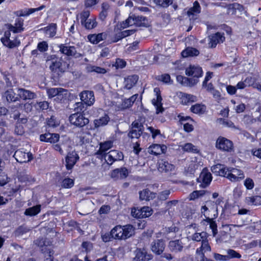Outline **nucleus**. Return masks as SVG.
<instances>
[{"label":"nucleus","instance_id":"6e6552de","mask_svg":"<svg viewBox=\"0 0 261 261\" xmlns=\"http://www.w3.org/2000/svg\"><path fill=\"white\" fill-rule=\"evenodd\" d=\"M59 51L61 54L68 57L79 58L82 56L80 53L77 52L76 48L74 46L67 45L65 44H60L58 45Z\"/></svg>","mask_w":261,"mask_h":261},{"label":"nucleus","instance_id":"3c124183","mask_svg":"<svg viewBox=\"0 0 261 261\" xmlns=\"http://www.w3.org/2000/svg\"><path fill=\"white\" fill-rule=\"evenodd\" d=\"M49 102L46 101L37 102L34 105V107L37 110H46L49 107Z\"/></svg>","mask_w":261,"mask_h":261},{"label":"nucleus","instance_id":"4d7b16f0","mask_svg":"<svg viewBox=\"0 0 261 261\" xmlns=\"http://www.w3.org/2000/svg\"><path fill=\"white\" fill-rule=\"evenodd\" d=\"M241 176H240V177H238V176H237V177L231 171H229V173H228V175L227 176V178H228L231 181L236 182V181H238L242 180L245 177L244 174H241Z\"/></svg>","mask_w":261,"mask_h":261},{"label":"nucleus","instance_id":"864d4df0","mask_svg":"<svg viewBox=\"0 0 261 261\" xmlns=\"http://www.w3.org/2000/svg\"><path fill=\"white\" fill-rule=\"evenodd\" d=\"M59 124V121L54 116H51L47 120V124L49 127H56L58 126Z\"/></svg>","mask_w":261,"mask_h":261},{"label":"nucleus","instance_id":"13d9d810","mask_svg":"<svg viewBox=\"0 0 261 261\" xmlns=\"http://www.w3.org/2000/svg\"><path fill=\"white\" fill-rule=\"evenodd\" d=\"M114 156H115L114 153L111 152L110 151L108 153H106V155L103 157L105 158V160L107 164L111 165L114 162L116 161L114 158Z\"/></svg>","mask_w":261,"mask_h":261},{"label":"nucleus","instance_id":"c03bdc74","mask_svg":"<svg viewBox=\"0 0 261 261\" xmlns=\"http://www.w3.org/2000/svg\"><path fill=\"white\" fill-rule=\"evenodd\" d=\"M246 201L249 205H261V196H254L251 197H247L246 198Z\"/></svg>","mask_w":261,"mask_h":261},{"label":"nucleus","instance_id":"dca6fc26","mask_svg":"<svg viewBox=\"0 0 261 261\" xmlns=\"http://www.w3.org/2000/svg\"><path fill=\"white\" fill-rule=\"evenodd\" d=\"M175 169V166L165 159L161 160L158 162V170L161 172L170 173Z\"/></svg>","mask_w":261,"mask_h":261},{"label":"nucleus","instance_id":"f03ea898","mask_svg":"<svg viewBox=\"0 0 261 261\" xmlns=\"http://www.w3.org/2000/svg\"><path fill=\"white\" fill-rule=\"evenodd\" d=\"M216 147L224 152H231L233 150L232 142L223 137H219L216 140Z\"/></svg>","mask_w":261,"mask_h":261},{"label":"nucleus","instance_id":"20e7f679","mask_svg":"<svg viewBox=\"0 0 261 261\" xmlns=\"http://www.w3.org/2000/svg\"><path fill=\"white\" fill-rule=\"evenodd\" d=\"M69 120L71 124L79 127H84L89 122V119L81 113L71 114L69 117Z\"/></svg>","mask_w":261,"mask_h":261},{"label":"nucleus","instance_id":"603ef678","mask_svg":"<svg viewBox=\"0 0 261 261\" xmlns=\"http://www.w3.org/2000/svg\"><path fill=\"white\" fill-rule=\"evenodd\" d=\"M205 239H206V233L205 232H196L192 236V240L197 242H202V240H205Z\"/></svg>","mask_w":261,"mask_h":261},{"label":"nucleus","instance_id":"6e6d98bb","mask_svg":"<svg viewBox=\"0 0 261 261\" xmlns=\"http://www.w3.org/2000/svg\"><path fill=\"white\" fill-rule=\"evenodd\" d=\"M156 80L164 83L168 84L171 81V77L169 74L165 73L156 77Z\"/></svg>","mask_w":261,"mask_h":261},{"label":"nucleus","instance_id":"473e14b6","mask_svg":"<svg viewBox=\"0 0 261 261\" xmlns=\"http://www.w3.org/2000/svg\"><path fill=\"white\" fill-rule=\"evenodd\" d=\"M199 54V50L193 47H187L181 52V56L184 58L197 56Z\"/></svg>","mask_w":261,"mask_h":261},{"label":"nucleus","instance_id":"79ce46f5","mask_svg":"<svg viewBox=\"0 0 261 261\" xmlns=\"http://www.w3.org/2000/svg\"><path fill=\"white\" fill-rule=\"evenodd\" d=\"M107 44H111L112 43L117 42L122 39V37L120 32L113 34L109 32H107Z\"/></svg>","mask_w":261,"mask_h":261},{"label":"nucleus","instance_id":"4468645a","mask_svg":"<svg viewBox=\"0 0 261 261\" xmlns=\"http://www.w3.org/2000/svg\"><path fill=\"white\" fill-rule=\"evenodd\" d=\"M186 74L188 76H193V79H198L203 74L202 68L198 65H190L186 69Z\"/></svg>","mask_w":261,"mask_h":261},{"label":"nucleus","instance_id":"39448f33","mask_svg":"<svg viewBox=\"0 0 261 261\" xmlns=\"http://www.w3.org/2000/svg\"><path fill=\"white\" fill-rule=\"evenodd\" d=\"M212 175L206 168L202 170L197 181L199 183V187L202 188L207 187L211 184L212 180Z\"/></svg>","mask_w":261,"mask_h":261},{"label":"nucleus","instance_id":"c756f323","mask_svg":"<svg viewBox=\"0 0 261 261\" xmlns=\"http://www.w3.org/2000/svg\"><path fill=\"white\" fill-rule=\"evenodd\" d=\"M214 212H216V214H214V218L206 217L204 220L210 225V227L212 229L214 235H215L217 233V226L216 222L214 220V219L217 218L218 214L217 211L213 209Z\"/></svg>","mask_w":261,"mask_h":261},{"label":"nucleus","instance_id":"6ab92c4d","mask_svg":"<svg viewBox=\"0 0 261 261\" xmlns=\"http://www.w3.org/2000/svg\"><path fill=\"white\" fill-rule=\"evenodd\" d=\"M128 174L129 172L126 168L121 167L112 170L110 175L112 178L116 179H124L128 176Z\"/></svg>","mask_w":261,"mask_h":261},{"label":"nucleus","instance_id":"c85d7f7f","mask_svg":"<svg viewBox=\"0 0 261 261\" xmlns=\"http://www.w3.org/2000/svg\"><path fill=\"white\" fill-rule=\"evenodd\" d=\"M169 250L173 252H180L182 250V243L179 240L171 241L168 244Z\"/></svg>","mask_w":261,"mask_h":261},{"label":"nucleus","instance_id":"f8f14e48","mask_svg":"<svg viewBox=\"0 0 261 261\" xmlns=\"http://www.w3.org/2000/svg\"><path fill=\"white\" fill-rule=\"evenodd\" d=\"M153 91L155 93V98L152 99V103L155 108L156 114H159L164 111V108L162 107V98L161 95L160 90L159 88H155Z\"/></svg>","mask_w":261,"mask_h":261},{"label":"nucleus","instance_id":"1a4fd4ad","mask_svg":"<svg viewBox=\"0 0 261 261\" xmlns=\"http://www.w3.org/2000/svg\"><path fill=\"white\" fill-rule=\"evenodd\" d=\"M50 62L49 69L54 72H63L64 71L62 68V63L56 55H51L47 58V62Z\"/></svg>","mask_w":261,"mask_h":261},{"label":"nucleus","instance_id":"7c9ffc66","mask_svg":"<svg viewBox=\"0 0 261 261\" xmlns=\"http://www.w3.org/2000/svg\"><path fill=\"white\" fill-rule=\"evenodd\" d=\"M8 102H15L19 100V96H16V93L13 89H10L6 91L4 94Z\"/></svg>","mask_w":261,"mask_h":261},{"label":"nucleus","instance_id":"0eeeda50","mask_svg":"<svg viewBox=\"0 0 261 261\" xmlns=\"http://www.w3.org/2000/svg\"><path fill=\"white\" fill-rule=\"evenodd\" d=\"M144 126L142 123L138 121H134L132 124L128 137L131 139L139 138L142 134Z\"/></svg>","mask_w":261,"mask_h":261},{"label":"nucleus","instance_id":"052dcab7","mask_svg":"<svg viewBox=\"0 0 261 261\" xmlns=\"http://www.w3.org/2000/svg\"><path fill=\"white\" fill-rule=\"evenodd\" d=\"M60 89L61 91L57 95L56 99H57L58 100L61 101L62 99L66 98L68 91L67 90L62 88H60Z\"/></svg>","mask_w":261,"mask_h":261},{"label":"nucleus","instance_id":"58836bf2","mask_svg":"<svg viewBox=\"0 0 261 261\" xmlns=\"http://www.w3.org/2000/svg\"><path fill=\"white\" fill-rule=\"evenodd\" d=\"M180 99L183 105H187L196 101V97L191 94L182 93Z\"/></svg>","mask_w":261,"mask_h":261},{"label":"nucleus","instance_id":"9d476101","mask_svg":"<svg viewBox=\"0 0 261 261\" xmlns=\"http://www.w3.org/2000/svg\"><path fill=\"white\" fill-rule=\"evenodd\" d=\"M13 156L17 162L23 163L31 161L33 159V155L30 152H25L23 148L15 151Z\"/></svg>","mask_w":261,"mask_h":261},{"label":"nucleus","instance_id":"ea45409f","mask_svg":"<svg viewBox=\"0 0 261 261\" xmlns=\"http://www.w3.org/2000/svg\"><path fill=\"white\" fill-rule=\"evenodd\" d=\"M211 248L210 246L207 238L205 240H202L201 242V245L199 248L196 249V253H204L206 251H211Z\"/></svg>","mask_w":261,"mask_h":261},{"label":"nucleus","instance_id":"393cba45","mask_svg":"<svg viewBox=\"0 0 261 261\" xmlns=\"http://www.w3.org/2000/svg\"><path fill=\"white\" fill-rule=\"evenodd\" d=\"M44 8V5H41L40 7L37 8L21 9L15 11L14 14L18 17L27 16L35 12L40 11Z\"/></svg>","mask_w":261,"mask_h":261},{"label":"nucleus","instance_id":"49530a36","mask_svg":"<svg viewBox=\"0 0 261 261\" xmlns=\"http://www.w3.org/2000/svg\"><path fill=\"white\" fill-rule=\"evenodd\" d=\"M197 165L195 162L191 161L188 165V166L185 168V172L187 174H193L196 169L197 167Z\"/></svg>","mask_w":261,"mask_h":261},{"label":"nucleus","instance_id":"2f4dec72","mask_svg":"<svg viewBox=\"0 0 261 261\" xmlns=\"http://www.w3.org/2000/svg\"><path fill=\"white\" fill-rule=\"evenodd\" d=\"M40 211L41 205L38 204L27 208L24 214L25 216L32 217L38 214Z\"/></svg>","mask_w":261,"mask_h":261},{"label":"nucleus","instance_id":"4c0bfd02","mask_svg":"<svg viewBox=\"0 0 261 261\" xmlns=\"http://www.w3.org/2000/svg\"><path fill=\"white\" fill-rule=\"evenodd\" d=\"M206 106L204 105L196 103L192 106L190 110L192 112L197 114H203L206 111Z\"/></svg>","mask_w":261,"mask_h":261},{"label":"nucleus","instance_id":"a211bd4d","mask_svg":"<svg viewBox=\"0 0 261 261\" xmlns=\"http://www.w3.org/2000/svg\"><path fill=\"white\" fill-rule=\"evenodd\" d=\"M99 149L95 152V155L97 158H102L106 153V151L110 149L113 146V142L111 141H105L100 143Z\"/></svg>","mask_w":261,"mask_h":261},{"label":"nucleus","instance_id":"774afa93","mask_svg":"<svg viewBox=\"0 0 261 261\" xmlns=\"http://www.w3.org/2000/svg\"><path fill=\"white\" fill-rule=\"evenodd\" d=\"M244 184L246 189L248 190L252 189L254 186V181L250 178H247L245 180Z\"/></svg>","mask_w":261,"mask_h":261},{"label":"nucleus","instance_id":"5fc2aeb1","mask_svg":"<svg viewBox=\"0 0 261 261\" xmlns=\"http://www.w3.org/2000/svg\"><path fill=\"white\" fill-rule=\"evenodd\" d=\"M60 90V88H51L47 89V94L49 98L56 97Z\"/></svg>","mask_w":261,"mask_h":261},{"label":"nucleus","instance_id":"4be33fe9","mask_svg":"<svg viewBox=\"0 0 261 261\" xmlns=\"http://www.w3.org/2000/svg\"><path fill=\"white\" fill-rule=\"evenodd\" d=\"M17 95L19 96V99L21 98L23 100H31L37 97L36 93L24 88H18Z\"/></svg>","mask_w":261,"mask_h":261},{"label":"nucleus","instance_id":"338daca9","mask_svg":"<svg viewBox=\"0 0 261 261\" xmlns=\"http://www.w3.org/2000/svg\"><path fill=\"white\" fill-rule=\"evenodd\" d=\"M48 44L45 41L39 42L37 45L38 49L41 52H45L48 50Z\"/></svg>","mask_w":261,"mask_h":261},{"label":"nucleus","instance_id":"a18cd8bd","mask_svg":"<svg viewBox=\"0 0 261 261\" xmlns=\"http://www.w3.org/2000/svg\"><path fill=\"white\" fill-rule=\"evenodd\" d=\"M81 24L86 29L91 30L96 27L97 25V23L95 19L93 18H89L86 21H85L83 24Z\"/></svg>","mask_w":261,"mask_h":261},{"label":"nucleus","instance_id":"7ed1b4c3","mask_svg":"<svg viewBox=\"0 0 261 261\" xmlns=\"http://www.w3.org/2000/svg\"><path fill=\"white\" fill-rule=\"evenodd\" d=\"M135 25L137 27H147L148 21L145 17L142 16L133 15L125 20L124 27H128Z\"/></svg>","mask_w":261,"mask_h":261},{"label":"nucleus","instance_id":"423d86ee","mask_svg":"<svg viewBox=\"0 0 261 261\" xmlns=\"http://www.w3.org/2000/svg\"><path fill=\"white\" fill-rule=\"evenodd\" d=\"M131 214L134 218L141 219L150 216L152 214V210L149 206H144L140 208L134 207L132 209Z\"/></svg>","mask_w":261,"mask_h":261},{"label":"nucleus","instance_id":"a19ab883","mask_svg":"<svg viewBox=\"0 0 261 261\" xmlns=\"http://www.w3.org/2000/svg\"><path fill=\"white\" fill-rule=\"evenodd\" d=\"M57 28L56 23H51L45 27L44 30L46 35H48L49 37H53L56 34Z\"/></svg>","mask_w":261,"mask_h":261},{"label":"nucleus","instance_id":"e433bc0d","mask_svg":"<svg viewBox=\"0 0 261 261\" xmlns=\"http://www.w3.org/2000/svg\"><path fill=\"white\" fill-rule=\"evenodd\" d=\"M87 72H94L96 73L105 74L107 70L105 68L92 65H88L86 68Z\"/></svg>","mask_w":261,"mask_h":261},{"label":"nucleus","instance_id":"8fccbe9b","mask_svg":"<svg viewBox=\"0 0 261 261\" xmlns=\"http://www.w3.org/2000/svg\"><path fill=\"white\" fill-rule=\"evenodd\" d=\"M154 3L162 8H167L173 3V0H154Z\"/></svg>","mask_w":261,"mask_h":261},{"label":"nucleus","instance_id":"bb28decb","mask_svg":"<svg viewBox=\"0 0 261 261\" xmlns=\"http://www.w3.org/2000/svg\"><path fill=\"white\" fill-rule=\"evenodd\" d=\"M139 80V76L137 75L134 74L128 75L124 78V85L126 89H130L136 85Z\"/></svg>","mask_w":261,"mask_h":261},{"label":"nucleus","instance_id":"72a5a7b5","mask_svg":"<svg viewBox=\"0 0 261 261\" xmlns=\"http://www.w3.org/2000/svg\"><path fill=\"white\" fill-rule=\"evenodd\" d=\"M12 118L16 120V123L22 125L25 124L28 122V119L27 116L21 115L19 112H17L13 114Z\"/></svg>","mask_w":261,"mask_h":261},{"label":"nucleus","instance_id":"5701e85b","mask_svg":"<svg viewBox=\"0 0 261 261\" xmlns=\"http://www.w3.org/2000/svg\"><path fill=\"white\" fill-rule=\"evenodd\" d=\"M60 136L58 134L45 133L40 136V140L42 142H45L50 143H55L59 140Z\"/></svg>","mask_w":261,"mask_h":261},{"label":"nucleus","instance_id":"a878e982","mask_svg":"<svg viewBox=\"0 0 261 261\" xmlns=\"http://www.w3.org/2000/svg\"><path fill=\"white\" fill-rule=\"evenodd\" d=\"M167 149V147L165 145H160L154 144L150 146L148 151L153 155H159L164 153Z\"/></svg>","mask_w":261,"mask_h":261},{"label":"nucleus","instance_id":"f704fd0d","mask_svg":"<svg viewBox=\"0 0 261 261\" xmlns=\"http://www.w3.org/2000/svg\"><path fill=\"white\" fill-rule=\"evenodd\" d=\"M30 227L25 225H22L17 227L14 232L15 237H20L30 231Z\"/></svg>","mask_w":261,"mask_h":261},{"label":"nucleus","instance_id":"e2e57ef3","mask_svg":"<svg viewBox=\"0 0 261 261\" xmlns=\"http://www.w3.org/2000/svg\"><path fill=\"white\" fill-rule=\"evenodd\" d=\"M74 109L76 113L83 112L85 109L84 102L83 103V101L76 102L74 105Z\"/></svg>","mask_w":261,"mask_h":261},{"label":"nucleus","instance_id":"f257e3e1","mask_svg":"<svg viewBox=\"0 0 261 261\" xmlns=\"http://www.w3.org/2000/svg\"><path fill=\"white\" fill-rule=\"evenodd\" d=\"M112 233L114 239L125 240L134 234L135 228L131 224L117 225L112 229Z\"/></svg>","mask_w":261,"mask_h":261},{"label":"nucleus","instance_id":"c9c22d12","mask_svg":"<svg viewBox=\"0 0 261 261\" xmlns=\"http://www.w3.org/2000/svg\"><path fill=\"white\" fill-rule=\"evenodd\" d=\"M110 120V118L108 115L105 114L103 116L100 118L95 119L94 121V123L95 127H99L107 124Z\"/></svg>","mask_w":261,"mask_h":261},{"label":"nucleus","instance_id":"69168bd1","mask_svg":"<svg viewBox=\"0 0 261 261\" xmlns=\"http://www.w3.org/2000/svg\"><path fill=\"white\" fill-rule=\"evenodd\" d=\"M23 19L20 18H17L15 20L14 25L21 32L24 30L23 28Z\"/></svg>","mask_w":261,"mask_h":261},{"label":"nucleus","instance_id":"bf43d9fd","mask_svg":"<svg viewBox=\"0 0 261 261\" xmlns=\"http://www.w3.org/2000/svg\"><path fill=\"white\" fill-rule=\"evenodd\" d=\"M227 253L228 254L227 256L228 257V259L234 258H240L241 257V255L233 249H228Z\"/></svg>","mask_w":261,"mask_h":261},{"label":"nucleus","instance_id":"412c9836","mask_svg":"<svg viewBox=\"0 0 261 261\" xmlns=\"http://www.w3.org/2000/svg\"><path fill=\"white\" fill-rule=\"evenodd\" d=\"M201 12V7L197 1L193 3L192 7L190 8L187 12L190 20H194L197 18V15Z\"/></svg>","mask_w":261,"mask_h":261},{"label":"nucleus","instance_id":"2eb2a0df","mask_svg":"<svg viewBox=\"0 0 261 261\" xmlns=\"http://www.w3.org/2000/svg\"><path fill=\"white\" fill-rule=\"evenodd\" d=\"M80 99L85 105L91 106L95 101L94 93L91 91H84L81 93Z\"/></svg>","mask_w":261,"mask_h":261},{"label":"nucleus","instance_id":"aec40b11","mask_svg":"<svg viewBox=\"0 0 261 261\" xmlns=\"http://www.w3.org/2000/svg\"><path fill=\"white\" fill-rule=\"evenodd\" d=\"M225 40L223 34L218 32L209 36L208 45L210 47H215L217 44L222 43Z\"/></svg>","mask_w":261,"mask_h":261},{"label":"nucleus","instance_id":"ddd939ff","mask_svg":"<svg viewBox=\"0 0 261 261\" xmlns=\"http://www.w3.org/2000/svg\"><path fill=\"white\" fill-rule=\"evenodd\" d=\"M79 160V156L75 151L68 152L65 158L66 169L71 170Z\"/></svg>","mask_w":261,"mask_h":261},{"label":"nucleus","instance_id":"0e129e2a","mask_svg":"<svg viewBox=\"0 0 261 261\" xmlns=\"http://www.w3.org/2000/svg\"><path fill=\"white\" fill-rule=\"evenodd\" d=\"M90 16V11L88 10H84L80 14V19L81 24L89 19Z\"/></svg>","mask_w":261,"mask_h":261},{"label":"nucleus","instance_id":"09e8293b","mask_svg":"<svg viewBox=\"0 0 261 261\" xmlns=\"http://www.w3.org/2000/svg\"><path fill=\"white\" fill-rule=\"evenodd\" d=\"M74 180L70 178H65L62 181L61 186L62 188L69 189L74 186Z\"/></svg>","mask_w":261,"mask_h":261},{"label":"nucleus","instance_id":"9b49d317","mask_svg":"<svg viewBox=\"0 0 261 261\" xmlns=\"http://www.w3.org/2000/svg\"><path fill=\"white\" fill-rule=\"evenodd\" d=\"M165 242L162 239H158L153 241L150 245V249L153 253L159 255L163 254L165 248Z\"/></svg>","mask_w":261,"mask_h":261},{"label":"nucleus","instance_id":"b1692460","mask_svg":"<svg viewBox=\"0 0 261 261\" xmlns=\"http://www.w3.org/2000/svg\"><path fill=\"white\" fill-rule=\"evenodd\" d=\"M177 81L184 86L192 87L195 85L199 81L196 79L189 78L182 75H178L176 76Z\"/></svg>","mask_w":261,"mask_h":261},{"label":"nucleus","instance_id":"37998d69","mask_svg":"<svg viewBox=\"0 0 261 261\" xmlns=\"http://www.w3.org/2000/svg\"><path fill=\"white\" fill-rule=\"evenodd\" d=\"M20 41L18 39L17 37H16L13 40H7L5 41V42H3V45L9 48H13L15 47H17L20 45Z\"/></svg>","mask_w":261,"mask_h":261},{"label":"nucleus","instance_id":"680f3d73","mask_svg":"<svg viewBox=\"0 0 261 261\" xmlns=\"http://www.w3.org/2000/svg\"><path fill=\"white\" fill-rule=\"evenodd\" d=\"M9 182V178L7 175L3 171L0 172V185L3 186Z\"/></svg>","mask_w":261,"mask_h":261},{"label":"nucleus","instance_id":"cd10ccee","mask_svg":"<svg viewBox=\"0 0 261 261\" xmlns=\"http://www.w3.org/2000/svg\"><path fill=\"white\" fill-rule=\"evenodd\" d=\"M156 194L151 192L148 189H143L139 192V198L141 200L149 201L154 199Z\"/></svg>","mask_w":261,"mask_h":261},{"label":"nucleus","instance_id":"f3484780","mask_svg":"<svg viewBox=\"0 0 261 261\" xmlns=\"http://www.w3.org/2000/svg\"><path fill=\"white\" fill-rule=\"evenodd\" d=\"M153 258V255L145 249H137L135 252V261H149Z\"/></svg>","mask_w":261,"mask_h":261},{"label":"nucleus","instance_id":"de8ad7c7","mask_svg":"<svg viewBox=\"0 0 261 261\" xmlns=\"http://www.w3.org/2000/svg\"><path fill=\"white\" fill-rule=\"evenodd\" d=\"M182 149L184 151L189 152L197 153L198 152L197 148L190 143L185 144L182 146Z\"/></svg>","mask_w":261,"mask_h":261}]
</instances>
